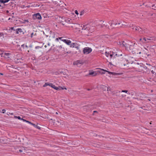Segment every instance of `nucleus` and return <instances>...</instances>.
<instances>
[{
	"label": "nucleus",
	"mask_w": 156,
	"mask_h": 156,
	"mask_svg": "<svg viewBox=\"0 0 156 156\" xmlns=\"http://www.w3.org/2000/svg\"><path fill=\"white\" fill-rule=\"evenodd\" d=\"M142 41H144V40H143V39L142 38H140L139 39V41H142Z\"/></svg>",
	"instance_id": "obj_53"
},
{
	"label": "nucleus",
	"mask_w": 156,
	"mask_h": 156,
	"mask_svg": "<svg viewBox=\"0 0 156 156\" xmlns=\"http://www.w3.org/2000/svg\"><path fill=\"white\" fill-rule=\"evenodd\" d=\"M9 5L10 6H11L12 7H13V6H14V5L13 4H11V3L9 4Z\"/></svg>",
	"instance_id": "obj_51"
},
{
	"label": "nucleus",
	"mask_w": 156,
	"mask_h": 156,
	"mask_svg": "<svg viewBox=\"0 0 156 156\" xmlns=\"http://www.w3.org/2000/svg\"><path fill=\"white\" fill-rule=\"evenodd\" d=\"M150 41H155V38L154 37H151L149 38Z\"/></svg>",
	"instance_id": "obj_25"
},
{
	"label": "nucleus",
	"mask_w": 156,
	"mask_h": 156,
	"mask_svg": "<svg viewBox=\"0 0 156 156\" xmlns=\"http://www.w3.org/2000/svg\"><path fill=\"white\" fill-rule=\"evenodd\" d=\"M42 16L43 17L47 18L48 16V15L47 14L44 13L42 14Z\"/></svg>",
	"instance_id": "obj_27"
},
{
	"label": "nucleus",
	"mask_w": 156,
	"mask_h": 156,
	"mask_svg": "<svg viewBox=\"0 0 156 156\" xmlns=\"http://www.w3.org/2000/svg\"><path fill=\"white\" fill-rule=\"evenodd\" d=\"M76 48L77 49H79V47L78 46H76V44L75 45V46L74 47Z\"/></svg>",
	"instance_id": "obj_50"
},
{
	"label": "nucleus",
	"mask_w": 156,
	"mask_h": 156,
	"mask_svg": "<svg viewBox=\"0 0 156 156\" xmlns=\"http://www.w3.org/2000/svg\"><path fill=\"white\" fill-rule=\"evenodd\" d=\"M24 44H23L21 46L22 47H23V48H24Z\"/></svg>",
	"instance_id": "obj_61"
},
{
	"label": "nucleus",
	"mask_w": 156,
	"mask_h": 156,
	"mask_svg": "<svg viewBox=\"0 0 156 156\" xmlns=\"http://www.w3.org/2000/svg\"><path fill=\"white\" fill-rule=\"evenodd\" d=\"M152 7L153 9L156 10V3L152 5Z\"/></svg>",
	"instance_id": "obj_26"
},
{
	"label": "nucleus",
	"mask_w": 156,
	"mask_h": 156,
	"mask_svg": "<svg viewBox=\"0 0 156 156\" xmlns=\"http://www.w3.org/2000/svg\"><path fill=\"white\" fill-rule=\"evenodd\" d=\"M4 34L3 33L0 32V37H4Z\"/></svg>",
	"instance_id": "obj_35"
},
{
	"label": "nucleus",
	"mask_w": 156,
	"mask_h": 156,
	"mask_svg": "<svg viewBox=\"0 0 156 156\" xmlns=\"http://www.w3.org/2000/svg\"><path fill=\"white\" fill-rule=\"evenodd\" d=\"M61 23L63 25H64L65 23H63L64 21H62V20H61Z\"/></svg>",
	"instance_id": "obj_45"
},
{
	"label": "nucleus",
	"mask_w": 156,
	"mask_h": 156,
	"mask_svg": "<svg viewBox=\"0 0 156 156\" xmlns=\"http://www.w3.org/2000/svg\"><path fill=\"white\" fill-rule=\"evenodd\" d=\"M5 112V109H3L2 111V113H4Z\"/></svg>",
	"instance_id": "obj_43"
},
{
	"label": "nucleus",
	"mask_w": 156,
	"mask_h": 156,
	"mask_svg": "<svg viewBox=\"0 0 156 156\" xmlns=\"http://www.w3.org/2000/svg\"><path fill=\"white\" fill-rule=\"evenodd\" d=\"M59 39L61 41L64 42L67 45H69L71 43V41L70 40L64 39L62 37H59Z\"/></svg>",
	"instance_id": "obj_8"
},
{
	"label": "nucleus",
	"mask_w": 156,
	"mask_h": 156,
	"mask_svg": "<svg viewBox=\"0 0 156 156\" xmlns=\"http://www.w3.org/2000/svg\"><path fill=\"white\" fill-rule=\"evenodd\" d=\"M11 4H13L14 5V6L15 5H16V4H15L16 2H15V0H11Z\"/></svg>",
	"instance_id": "obj_28"
},
{
	"label": "nucleus",
	"mask_w": 156,
	"mask_h": 156,
	"mask_svg": "<svg viewBox=\"0 0 156 156\" xmlns=\"http://www.w3.org/2000/svg\"><path fill=\"white\" fill-rule=\"evenodd\" d=\"M106 90H107V91H108L111 90V89L110 88V87H107V89Z\"/></svg>",
	"instance_id": "obj_47"
},
{
	"label": "nucleus",
	"mask_w": 156,
	"mask_h": 156,
	"mask_svg": "<svg viewBox=\"0 0 156 156\" xmlns=\"http://www.w3.org/2000/svg\"><path fill=\"white\" fill-rule=\"evenodd\" d=\"M114 22V20H112L109 21L108 23L110 26V27H109L108 26L107 27V29L110 30H112L114 29V27H113V26L114 25L113 24V22Z\"/></svg>",
	"instance_id": "obj_7"
},
{
	"label": "nucleus",
	"mask_w": 156,
	"mask_h": 156,
	"mask_svg": "<svg viewBox=\"0 0 156 156\" xmlns=\"http://www.w3.org/2000/svg\"><path fill=\"white\" fill-rule=\"evenodd\" d=\"M145 34V33H147V29H143V32Z\"/></svg>",
	"instance_id": "obj_29"
},
{
	"label": "nucleus",
	"mask_w": 156,
	"mask_h": 156,
	"mask_svg": "<svg viewBox=\"0 0 156 156\" xmlns=\"http://www.w3.org/2000/svg\"><path fill=\"white\" fill-rule=\"evenodd\" d=\"M15 118H17L19 119L22 120V118H21V117L20 116H15Z\"/></svg>",
	"instance_id": "obj_34"
},
{
	"label": "nucleus",
	"mask_w": 156,
	"mask_h": 156,
	"mask_svg": "<svg viewBox=\"0 0 156 156\" xmlns=\"http://www.w3.org/2000/svg\"><path fill=\"white\" fill-rule=\"evenodd\" d=\"M122 45L123 46L125 47L126 49H127L128 48H129V47L131 45L126 43V42L124 41H123L122 42Z\"/></svg>",
	"instance_id": "obj_16"
},
{
	"label": "nucleus",
	"mask_w": 156,
	"mask_h": 156,
	"mask_svg": "<svg viewBox=\"0 0 156 156\" xmlns=\"http://www.w3.org/2000/svg\"><path fill=\"white\" fill-rule=\"evenodd\" d=\"M122 92L127 93L128 92V91L126 90H122Z\"/></svg>",
	"instance_id": "obj_46"
},
{
	"label": "nucleus",
	"mask_w": 156,
	"mask_h": 156,
	"mask_svg": "<svg viewBox=\"0 0 156 156\" xmlns=\"http://www.w3.org/2000/svg\"><path fill=\"white\" fill-rule=\"evenodd\" d=\"M101 88L104 91H106L107 87H105V86L104 85H102L101 86Z\"/></svg>",
	"instance_id": "obj_22"
},
{
	"label": "nucleus",
	"mask_w": 156,
	"mask_h": 156,
	"mask_svg": "<svg viewBox=\"0 0 156 156\" xmlns=\"http://www.w3.org/2000/svg\"><path fill=\"white\" fill-rule=\"evenodd\" d=\"M33 18L34 20L37 19L41 20L42 18V16L39 13H37L36 14L33 15Z\"/></svg>",
	"instance_id": "obj_6"
},
{
	"label": "nucleus",
	"mask_w": 156,
	"mask_h": 156,
	"mask_svg": "<svg viewBox=\"0 0 156 156\" xmlns=\"http://www.w3.org/2000/svg\"><path fill=\"white\" fill-rule=\"evenodd\" d=\"M58 39H59V38H57L56 39V40L58 41Z\"/></svg>",
	"instance_id": "obj_63"
},
{
	"label": "nucleus",
	"mask_w": 156,
	"mask_h": 156,
	"mask_svg": "<svg viewBox=\"0 0 156 156\" xmlns=\"http://www.w3.org/2000/svg\"><path fill=\"white\" fill-rule=\"evenodd\" d=\"M26 122L28 123L29 124H30L31 125H32V124L33 123H32L31 122L29 121H26Z\"/></svg>",
	"instance_id": "obj_41"
},
{
	"label": "nucleus",
	"mask_w": 156,
	"mask_h": 156,
	"mask_svg": "<svg viewBox=\"0 0 156 156\" xmlns=\"http://www.w3.org/2000/svg\"><path fill=\"white\" fill-rule=\"evenodd\" d=\"M127 24H129V25L127 26L129 27H132V25H133L132 24H131V23H127Z\"/></svg>",
	"instance_id": "obj_39"
},
{
	"label": "nucleus",
	"mask_w": 156,
	"mask_h": 156,
	"mask_svg": "<svg viewBox=\"0 0 156 156\" xmlns=\"http://www.w3.org/2000/svg\"><path fill=\"white\" fill-rule=\"evenodd\" d=\"M22 120H23L24 122L25 121L26 122V121H27V120H26L24 119H23V118H22Z\"/></svg>",
	"instance_id": "obj_55"
},
{
	"label": "nucleus",
	"mask_w": 156,
	"mask_h": 156,
	"mask_svg": "<svg viewBox=\"0 0 156 156\" xmlns=\"http://www.w3.org/2000/svg\"><path fill=\"white\" fill-rule=\"evenodd\" d=\"M6 4H5L4 0H0V9L5 8Z\"/></svg>",
	"instance_id": "obj_11"
},
{
	"label": "nucleus",
	"mask_w": 156,
	"mask_h": 156,
	"mask_svg": "<svg viewBox=\"0 0 156 156\" xmlns=\"http://www.w3.org/2000/svg\"><path fill=\"white\" fill-rule=\"evenodd\" d=\"M129 25V24H127V23H125V24H122V26H123V25H124V26H128Z\"/></svg>",
	"instance_id": "obj_40"
},
{
	"label": "nucleus",
	"mask_w": 156,
	"mask_h": 156,
	"mask_svg": "<svg viewBox=\"0 0 156 156\" xmlns=\"http://www.w3.org/2000/svg\"><path fill=\"white\" fill-rule=\"evenodd\" d=\"M76 63V64L77 65L78 64H82L83 63V61H81V60H77Z\"/></svg>",
	"instance_id": "obj_23"
},
{
	"label": "nucleus",
	"mask_w": 156,
	"mask_h": 156,
	"mask_svg": "<svg viewBox=\"0 0 156 156\" xmlns=\"http://www.w3.org/2000/svg\"><path fill=\"white\" fill-rule=\"evenodd\" d=\"M129 50L133 54H140L141 52H139L138 51V49L136 48L134 45H130L129 47Z\"/></svg>",
	"instance_id": "obj_3"
},
{
	"label": "nucleus",
	"mask_w": 156,
	"mask_h": 156,
	"mask_svg": "<svg viewBox=\"0 0 156 156\" xmlns=\"http://www.w3.org/2000/svg\"><path fill=\"white\" fill-rule=\"evenodd\" d=\"M40 48H41V47L39 46H36L35 47V48L37 49H38Z\"/></svg>",
	"instance_id": "obj_52"
},
{
	"label": "nucleus",
	"mask_w": 156,
	"mask_h": 156,
	"mask_svg": "<svg viewBox=\"0 0 156 156\" xmlns=\"http://www.w3.org/2000/svg\"><path fill=\"white\" fill-rule=\"evenodd\" d=\"M76 44H75V43H70V44L69 45H70V47H71L72 48H74L75 46V45H76Z\"/></svg>",
	"instance_id": "obj_24"
},
{
	"label": "nucleus",
	"mask_w": 156,
	"mask_h": 156,
	"mask_svg": "<svg viewBox=\"0 0 156 156\" xmlns=\"http://www.w3.org/2000/svg\"><path fill=\"white\" fill-rule=\"evenodd\" d=\"M72 28H76L79 29L78 31H80V29H82L81 32L83 33L84 34L87 36L88 35L90 32H91L90 30V25L88 24L83 25V26H81L79 24H73L70 26Z\"/></svg>",
	"instance_id": "obj_1"
},
{
	"label": "nucleus",
	"mask_w": 156,
	"mask_h": 156,
	"mask_svg": "<svg viewBox=\"0 0 156 156\" xmlns=\"http://www.w3.org/2000/svg\"><path fill=\"white\" fill-rule=\"evenodd\" d=\"M101 71H104L105 72H107L110 74H112L113 73V72H109V71H107L106 70H104V69H101L100 71L99 70V71H98L100 73H101V74H104L105 73L104 72H102L101 73Z\"/></svg>",
	"instance_id": "obj_17"
},
{
	"label": "nucleus",
	"mask_w": 156,
	"mask_h": 156,
	"mask_svg": "<svg viewBox=\"0 0 156 156\" xmlns=\"http://www.w3.org/2000/svg\"><path fill=\"white\" fill-rule=\"evenodd\" d=\"M139 27H136L135 29H134V28H133V30H135V31H138V30H139Z\"/></svg>",
	"instance_id": "obj_33"
},
{
	"label": "nucleus",
	"mask_w": 156,
	"mask_h": 156,
	"mask_svg": "<svg viewBox=\"0 0 156 156\" xmlns=\"http://www.w3.org/2000/svg\"><path fill=\"white\" fill-rule=\"evenodd\" d=\"M138 28H139V30H138L137 31L139 32V33L140 34H144L143 32H143V29L141 28L140 27H139Z\"/></svg>",
	"instance_id": "obj_20"
},
{
	"label": "nucleus",
	"mask_w": 156,
	"mask_h": 156,
	"mask_svg": "<svg viewBox=\"0 0 156 156\" xmlns=\"http://www.w3.org/2000/svg\"><path fill=\"white\" fill-rule=\"evenodd\" d=\"M24 7H25L24 5H22L21 6V8H23Z\"/></svg>",
	"instance_id": "obj_54"
},
{
	"label": "nucleus",
	"mask_w": 156,
	"mask_h": 156,
	"mask_svg": "<svg viewBox=\"0 0 156 156\" xmlns=\"http://www.w3.org/2000/svg\"><path fill=\"white\" fill-rule=\"evenodd\" d=\"M4 54L6 56H8L10 54V53H5Z\"/></svg>",
	"instance_id": "obj_38"
},
{
	"label": "nucleus",
	"mask_w": 156,
	"mask_h": 156,
	"mask_svg": "<svg viewBox=\"0 0 156 156\" xmlns=\"http://www.w3.org/2000/svg\"><path fill=\"white\" fill-rule=\"evenodd\" d=\"M92 51V49L89 47H87L84 48L83 50L84 54H87L90 53Z\"/></svg>",
	"instance_id": "obj_5"
},
{
	"label": "nucleus",
	"mask_w": 156,
	"mask_h": 156,
	"mask_svg": "<svg viewBox=\"0 0 156 156\" xmlns=\"http://www.w3.org/2000/svg\"><path fill=\"white\" fill-rule=\"evenodd\" d=\"M96 27L97 29H101V28H103L104 27H105L107 29V25H105V24H98L96 25Z\"/></svg>",
	"instance_id": "obj_13"
},
{
	"label": "nucleus",
	"mask_w": 156,
	"mask_h": 156,
	"mask_svg": "<svg viewBox=\"0 0 156 156\" xmlns=\"http://www.w3.org/2000/svg\"><path fill=\"white\" fill-rule=\"evenodd\" d=\"M26 22H27V23L29 22V21L28 20H23V23H25Z\"/></svg>",
	"instance_id": "obj_36"
},
{
	"label": "nucleus",
	"mask_w": 156,
	"mask_h": 156,
	"mask_svg": "<svg viewBox=\"0 0 156 156\" xmlns=\"http://www.w3.org/2000/svg\"><path fill=\"white\" fill-rule=\"evenodd\" d=\"M47 44H48V46H49L50 45V44H49V43H48Z\"/></svg>",
	"instance_id": "obj_64"
},
{
	"label": "nucleus",
	"mask_w": 156,
	"mask_h": 156,
	"mask_svg": "<svg viewBox=\"0 0 156 156\" xmlns=\"http://www.w3.org/2000/svg\"><path fill=\"white\" fill-rule=\"evenodd\" d=\"M58 48H59V49H62V45H60V46H58Z\"/></svg>",
	"instance_id": "obj_44"
},
{
	"label": "nucleus",
	"mask_w": 156,
	"mask_h": 156,
	"mask_svg": "<svg viewBox=\"0 0 156 156\" xmlns=\"http://www.w3.org/2000/svg\"><path fill=\"white\" fill-rule=\"evenodd\" d=\"M120 74L119 73H115L113 72V73L112 74V75H120Z\"/></svg>",
	"instance_id": "obj_37"
},
{
	"label": "nucleus",
	"mask_w": 156,
	"mask_h": 156,
	"mask_svg": "<svg viewBox=\"0 0 156 156\" xmlns=\"http://www.w3.org/2000/svg\"><path fill=\"white\" fill-rule=\"evenodd\" d=\"M120 23H121L120 22H119V23H116V22L114 23V22L113 24L115 26L116 25H117V24L119 25L120 24Z\"/></svg>",
	"instance_id": "obj_32"
},
{
	"label": "nucleus",
	"mask_w": 156,
	"mask_h": 156,
	"mask_svg": "<svg viewBox=\"0 0 156 156\" xmlns=\"http://www.w3.org/2000/svg\"><path fill=\"white\" fill-rule=\"evenodd\" d=\"M143 40L144 41H142V42L144 43H147L149 42V39L148 38L144 37L143 38Z\"/></svg>",
	"instance_id": "obj_18"
},
{
	"label": "nucleus",
	"mask_w": 156,
	"mask_h": 156,
	"mask_svg": "<svg viewBox=\"0 0 156 156\" xmlns=\"http://www.w3.org/2000/svg\"><path fill=\"white\" fill-rule=\"evenodd\" d=\"M151 73H152V74H154V71L153 70H152L151 71Z\"/></svg>",
	"instance_id": "obj_57"
},
{
	"label": "nucleus",
	"mask_w": 156,
	"mask_h": 156,
	"mask_svg": "<svg viewBox=\"0 0 156 156\" xmlns=\"http://www.w3.org/2000/svg\"><path fill=\"white\" fill-rule=\"evenodd\" d=\"M32 126H33L34 127L37 128L38 129H41V127L38 125L37 124V125H36L33 123Z\"/></svg>",
	"instance_id": "obj_19"
},
{
	"label": "nucleus",
	"mask_w": 156,
	"mask_h": 156,
	"mask_svg": "<svg viewBox=\"0 0 156 156\" xmlns=\"http://www.w3.org/2000/svg\"><path fill=\"white\" fill-rule=\"evenodd\" d=\"M65 22L69 24H70V25L68 26L69 27H71V26L73 24H71V19L70 18H66L64 19Z\"/></svg>",
	"instance_id": "obj_9"
},
{
	"label": "nucleus",
	"mask_w": 156,
	"mask_h": 156,
	"mask_svg": "<svg viewBox=\"0 0 156 156\" xmlns=\"http://www.w3.org/2000/svg\"><path fill=\"white\" fill-rule=\"evenodd\" d=\"M154 80H155V82H156V75H155V77L154 78Z\"/></svg>",
	"instance_id": "obj_60"
},
{
	"label": "nucleus",
	"mask_w": 156,
	"mask_h": 156,
	"mask_svg": "<svg viewBox=\"0 0 156 156\" xmlns=\"http://www.w3.org/2000/svg\"><path fill=\"white\" fill-rule=\"evenodd\" d=\"M47 86H49L56 90H60L59 89L60 88V87H57L51 83H46L43 85V87H45Z\"/></svg>",
	"instance_id": "obj_4"
},
{
	"label": "nucleus",
	"mask_w": 156,
	"mask_h": 156,
	"mask_svg": "<svg viewBox=\"0 0 156 156\" xmlns=\"http://www.w3.org/2000/svg\"><path fill=\"white\" fill-rule=\"evenodd\" d=\"M105 55L106 57L109 58L110 60L112 59H118V57L119 56V55H118V54H115V53L112 52H105ZM122 54H120V56H122Z\"/></svg>",
	"instance_id": "obj_2"
},
{
	"label": "nucleus",
	"mask_w": 156,
	"mask_h": 156,
	"mask_svg": "<svg viewBox=\"0 0 156 156\" xmlns=\"http://www.w3.org/2000/svg\"><path fill=\"white\" fill-rule=\"evenodd\" d=\"M60 73L62 74H63L64 75H65L66 74V73L63 72H61Z\"/></svg>",
	"instance_id": "obj_48"
},
{
	"label": "nucleus",
	"mask_w": 156,
	"mask_h": 156,
	"mask_svg": "<svg viewBox=\"0 0 156 156\" xmlns=\"http://www.w3.org/2000/svg\"><path fill=\"white\" fill-rule=\"evenodd\" d=\"M30 6H31L30 5H28V6H26V7H27L28 8H29L30 7Z\"/></svg>",
	"instance_id": "obj_56"
},
{
	"label": "nucleus",
	"mask_w": 156,
	"mask_h": 156,
	"mask_svg": "<svg viewBox=\"0 0 156 156\" xmlns=\"http://www.w3.org/2000/svg\"><path fill=\"white\" fill-rule=\"evenodd\" d=\"M41 3H38V2H36L33 3L31 5L32 7H41V6H43L42 5H41Z\"/></svg>",
	"instance_id": "obj_12"
},
{
	"label": "nucleus",
	"mask_w": 156,
	"mask_h": 156,
	"mask_svg": "<svg viewBox=\"0 0 156 156\" xmlns=\"http://www.w3.org/2000/svg\"><path fill=\"white\" fill-rule=\"evenodd\" d=\"M16 27H15V28L14 27H10V29L11 30H14V31H16V29L15 28H16Z\"/></svg>",
	"instance_id": "obj_30"
},
{
	"label": "nucleus",
	"mask_w": 156,
	"mask_h": 156,
	"mask_svg": "<svg viewBox=\"0 0 156 156\" xmlns=\"http://www.w3.org/2000/svg\"><path fill=\"white\" fill-rule=\"evenodd\" d=\"M146 65L147 66H148V67H147V70L143 69V71L148 73L150 72L151 69L152 68V66L149 64H146Z\"/></svg>",
	"instance_id": "obj_10"
},
{
	"label": "nucleus",
	"mask_w": 156,
	"mask_h": 156,
	"mask_svg": "<svg viewBox=\"0 0 156 156\" xmlns=\"http://www.w3.org/2000/svg\"><path fill=\"white\" fill-rule=\"evenodd\" d=\"M148 67V66H143V69L147 70V67Z\"/></svg>",
	"instance_id": "obj_31"
},
{
	"label": "nucleus",
	"mask_w": 156,
	"mask_h": 156,
	"mask_svg": "<svg viewBox=\"0 0 156 156\" xmlns=\"http://www.w3.org/2000/svg\"><path fill=\"white\" fill-rule=\"evenodd\" d=\"M75 13L76 14H77V15H78V11H77V10H75Z\"/></svg>",
	"instance_id": "obj_49"
},
{
	"label": "nucleus",
	"mask_w": 156,
	"mask_h": 156,
	"mask_svg": "<svg viewBox=\"0 0 156 156\" xmlns=\"http://www.w3.org/2000/svg\"><path fill=\"white\" fill-rule=\"evenodd\" d=\"M146 55H147L148 57L151 56V55L150 54H147V53H146Z\"/></svg>",
	"instance_id": "obj_58"
},
{
	"label": "nucleus",
	"mask_w": 156,
	"mask_h": 156,
	"mask_svg": "<svg viewBox=\"0 0 156 156\" xmlns=\"http://www.w3.org/2000/svg\"><path fill=\"white\" fill-rule=\"evenodd\" d=\"M16 34H20V33H22L23 34H24V33L22 30V29L21 28H18L16 29Z\"/></svg>",
	"instance_id": "obj_15"
},
{
	"label": "nucleus",
	"mask_w": 156,
	"mask_h": 156,
	"mask_svg": "<svg viewBox=\"0 0 156 156\" xmlns=\"http://www.w3.org/2000/svg\"><path fill=\"white\" fill-rule=\"evenodd\" d=\"M19 151L20 152H22L23 151L21 149H20L19 150Z\"/></svg>",
	"instance_id": "obj_62"
},
{
	"label": "nucleus",
	"mask_w": 156,
	"mask_h": 156,
	"mask_svg": "<svg viewBox=\"0 0 156 156\" xmlns=\"http://www.w3.org/2000/svg\"><path fill=\"white\" fill-rule=\"evenodd\" d=\"M84 13V12L83 11L81 12L80 15L81 16L83 15Z\"/></svg>",
	"instance_id": "obj_42"
},
{
	"label": "nucleus",
	"mask_w": 156,
	"mask_h": 156,
	"mask_svg": "<svg viewBox=\"0 0 156 156\" xmlns=\"http://www.w3.org/2000/svg\"><path fill=\"white\" fill-rule=\"evenodd\" d=\"M52 2H53V3L55 5L58 4V2H61L59 0H53L52 1Z\"/></svg>",
	"instance_id": "obj_21"
},
{
	"label": "nucleus",
	"mask_w": 156,
	"mask_h": 156,
	"mask_svg": "<svg viewBox=\"0 0 156 156\" xmlns=\"http://www.w3.org/2000/svg\"><path fill=\"white\" fill-rule=\"evenodd\" d=\"M97 75V73L96 71H92L90 72L87 75H86V76H88L90 75H91L92 76H96Z\"/></svg>",
	"instance_id": "obj_14"
},
{
	"label": "nucleus",
	"mask_w": 156,
	"mask_h": 156,
	"mask_svg": "<svg viewBox=\"0 0 156 156\" xmlns=\"http://www.w3.org/2000/svg\"><path fill=\"white\" fill-rule=\"evenodd\" d=\"M33 34L34 33H32L31 34V37H32V36H33Z\"/></svg>",
	"instance_id": "obj_59"
}]
</instances>
